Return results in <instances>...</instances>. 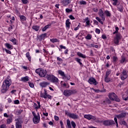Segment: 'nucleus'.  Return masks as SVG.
<instances>
[{
	"label": "nucleus",
	"mask_w": 128,
	"mask_h": 128,
	"mask_svg": "<svg viewBox=\"0 0 128 128\" xmlns=\"http://www.w3.org/2000/svg\"><path fill=\"white\" fill-rule=\"evenodd\" d=\"M103 124L104 126H112L114 124V122L112 120H106L103 122Z\"/></svg>",
	"instance_id": "6e6552de"
},
{
	"label": "nucleus",
	"mask_w": 128,
	"mask_h": 128,
	"mask_svg": "<svg viewBox=\"0 0 128 128\" xmlns=\"http://www.w3.org/2000/svg\"><path fill=\"white\" fill-rule=\"evenodd\" d=\"M92 10L93 12H98V10L97 8H94Z\"/></svg>",
	"instance_id": "0e129e2a"
},
{
	"label": "nucleus",
	"mask_w": 128,
	"mask_h": 128,
	"mask_svg": "<svg viewBox=\"0 0 128 128\" xmlns=\"http://www.w3.org/2000/svg\"><path fill=\"white\" fill-rule=\"evenodd\" d=\"M120 34H116V37L114 38V43L115 44H118V42H120Z\"/></svg>",
	"instance_id": "9d476101"
},
{
	"label": "nucleus",
	"mask_w": 128,
	"mask_h": 128,
	"mask_svg": "<svg viewBox=\"0 0 128 128\" xmlns=\"http://www.w3.org/2000/svg\"><path fill=\"white\" fill-rule=\"evenodd\" d=\"M110 72H111L110 70L107 71L105 76L108 77V76H110Z\"/></svg>",
	"instance_id": "09e8293b"
},
{
	"label": "nucleus",
	"mask_w": 128,
	"mask_h": 128,
	"mask_svg": "<svg viewBox=\"0 0 128 128\" xmlns=\"http://www.w3.org/2000/svg\"><path fill=\"white\" fill-rule=\"evenodd\" d=\"M21 82H28V76H26L25 77H22L20 78Z\"/></svg>",
	"instance_id": "6ab92c4d"
},
{
	"label": "nucleus",
	"mask_w": 128,
	"mask_h": 128,
	"mask_svg": "<svg viewBox=\"0 0 128 128\" xmlns=\"http://www.w3.org/2000/svg\"><path fill=\"white\" fill-rule=\"evenodd\" d=\"M40 86H42V88H46V86H50V82H42L40 83Z\"/></svg>",
	"instance_id": "f3484780"
},
{
	"label": "nucleus",
	"mask_w": 128,
	"mask_h": 128,
	"mask_svg": "<svg viewBox=\"0 0 128 128\" xmlns=\"http://www.w3.org/2000/svg\"><path fill=\"white\" fill-rule=\"evenodd\" d=\"M60 48H61L62 50H66V46H62V45H60Z\"/></svg>",
	"instance_id": "4d7b16f0"
},
{
	"label": "nucleus",
	"mask_w": 128,
	"mask_h": 128,
	"mask_svg": "<svg viewBox=\"0 0 128 128\" xmlns=\"http://www.w3.org/2000/svg\"><path fill=\"white\" fill-rule=\"evenodd\" d=\"M69 18H70V20H74V16H72V15H70L69 16Z\"/></svg>",
	"instance_id": "e2e57ef3"
},
{
	"label": "nucleus",
	"mask_w": 128,
	"mask_h": 128,
	"mask_svg": "<svg viewBox=\"0 0 128 128\" xmlns=\"http://www.w3.org/2000/svg\"><path fill=\"white\" fill-rule=\"evenodd\" d=\"M50 24H48L46 26H45L42 29V32H46V30H48V28H50Z\"/></svg>",
	"instance_id": "7c9ffc66"
},
{
	"label": "nucleus",
	"mask_w": 128,
	"mask_h": 128,
	"mask_svg": "<svg viewBox=\"0 0 128 128\" xmlns=\"http://www.w3.org/2000/svg\"><path fill=\"white\" fill-rule=\"evenodd\" d=\"M88 82L90 84H94V86H96L98 82L96 78L92 77L88 80Z\"/></svg>",
	"instance_id": "1a4fd4ad"
},
{
	"label": "nucleus",
	"mask_w": 128,
	"mask_h": 128,
	"mask_svg": "<svg viewBox=\"0 0 128 128\" xmlns=\"http://www.w3.org/2000/svg\"><path fill=\"white\" fill-rule=\"evenodd\" d=\"M53 77L54 75L48 74L46 76V78H47L48 80H50V82H51Z\"/></svg>",
	"instance_id": "393cba45"
},
{
	"label": "nucleus",
	"mask_w": 128,
	"mask_h": 128,
	"mask_svg": "<svg viewBox=\"0 0 128 128\" xmlns=\"http://www.w3.org/2000/svg\"><path fill=\"white\" fill-rule=\"evenodd\" d=\"M54 120H60V118L58 116H54Z\"/></svg>",
	"instance_id": "774afa93"
},
{
	"label": "nucleus",
	"mask_w": 128,
	"mask_h": 128,
	"mask_svg": "<svg viewBox=\"0 0 128 128\" xmlns=\"http://www.w3.org/2000/svg\"><path fill=\"white\" fill-rule=\"evenodd\" d=\"M66 124L68 128H72V126H70V120H67Z\"/></svg>",
	"instance_id": "2f4dec72"
},
{
	"label": "nucleus",
	"mask_w": 128,
	"mask_h": 128,
	"mask_svg": "<svg viewBox=\"0 0 128 128\" xmlns=\"http://www.w3.org/2000/svg\"><path fill=\"white\" fill-rule=\"evenodd\" d=\"M69 4H70V0H66L64 2V6H68Z\"/></svg>",
	"instance_id": "473e14b6"
},
{
	"label": "nucleus",
	"mask_w": 128,
	"mask_h": 128,
	"mask_svg": "<svg viewBox=\"0 0 128 128\" xmlns=\"http://www.w3.org/2000/svg\"><path fill=\"white\" fill-rule=\"evenodd\" d=\"M5 46H6V48H9L10 50H12V48H13L12 46L10 45L8 43H6Z\"/></svg>",
	"instance_id": "bb28decb"
},
{
	"label": "nucleus",
	"mask_w": 128,
	"mask_h": 128,
	"mask_svg": "<svg viewBox=\"0 0 128 128\" xmlns=\"http://www.w3.org/2000/svg\"><path fill=\"white\" fill-rule=\"evenodd\" d=\"M58 74L60 75L61 76H62V78L64 80L66 76L64 74V72H62V70H59L58 71Z\"/></svg>",
	"instance_id": "a211bd4d"
},
{
	"label": "nucleus",
	"mask_w": 128,
	"mask_h": 128,
	"mask_svg": "<svg viewBox=\"0 0 128 128\" xmlns=\"http://www.w3.org/2000/svg\"><path fill=\"white\" fill-rule=\"evenodd\" d=\"M114 100H116V102H120V98H118L116 96H115V98H114Z\"/></svg>",
	"instance_id": "49530a36"
},
{
	"label": "nucleus",
	"mask_w": 128,
	"mask_h": 128,
	"mask_svg": "<svg viewBox=\"0 0 128 128\" xmlns=\"http://www.w3.org/2000/svg\"><path fill=\"white\" fill-rule=\"evenodd\" d=\"M37 104H38V106H36V108L37 110L40 108V104L39 102H37Z\"/></svg>",
	"instance_id": "5fc2aeb1"
},
{
	"label": "nucleus",
	"mask_w": 128,
	"mask_h": 128,
	"mask_svg": "<svg viewBox=\"0 0 128 128\" xmlns=\"http://www.w3.org/2000/svg\"><path fill=\"white\" fill-rule=\"evenodd\" d=\"M120 64H124V62H126V57H124V56H121V59L120 60Z\"/></svg>",
	"instance_id": "b1692460"
},
{
	"label": "nucleus",
	"mask_w": 128,
	"mask_h": 128,
	"mask_svg": "<svg viewBox=\"0 0 128 128\" xmlns=\"http://www.w3.org/2000/svg\"><path fill=\"white\" fill-rule=\"evenodd\" d=\"M42 68H38L36 70V74H40V72L42 70Z\"/></svg>",
	"instance_id": "a19ab883"
},
{
	"label": "nucleus",
	"mask_w": 128,
	"mask_h": 128,
	"mask_svg": "<svg viewBox=\"0 0 128 128\" xmlns=\"http://www.w3.org/2000/svg\"><path fill=\"white\" fill-rule=\"evenodd\" d=\"M28 84L30 86V88H34V83L31 82H28Z\"/></svg>",
	"instance_id": "3c124183"
},
{
	"label": "nucleus",
	"mask_w": 128,
	"mask_h": 128,
	"mask_svg": "<svg viewBox=\"0 0 128 128\" xmlns=\"http://www.w3.org/2000/svg\"><path fill=\"white\" fill-rule=\"evenodd\" d=\"M65 114L67 115L68 116H69L70 118H72L73 120H78V115L76 114L70 113L68 110H65Z\"/></svg>",
	"instance_id": "7ed1b4c3"
},
{
	"label": "nucleus",
	"mask_w": 128,
	"mask_h": 128,
	"mask_svg": "<svg viewBox=\"0 0 128 128\" xmlns=\"http://www.w3.org/2000/svg\"><path fill=\"white\" fill-rule=\"evenodd\" d=\"M50 40L52 42H58V40L56 38H52Z\"/></svg>",
	"instance_id": "58836bf2"
},
{
	"label": "nucleus",
	"mask_w": 128,
	"mask_h": 128,
	"mask_svg": "<svg viewBox=\"0 0 128 128\" xmlns=\"http://www.w3.org/2000/svg\"><path fill=\"white\" fill-rule=\"evenodd\" d=\"M66 12H72V9H68V8H66Z\"/></svg>",
	"instance_id": "864d4df0"
},
{
	"label": "nucleus",
	"mask_w": 128,
	"mask_h": 128,
	"mask_svg": "<svg viewBox=\"0 0 128 128\" xmlns=\"http://www.w3.org/2000/svg\"><path fill=\"white\" fill-rule=\"evenodd\" d=\"M84 22H86V26H90V18H86L84 19Z\"/></svg>",
	"instance_id": "a878e982"
},
{
	"label": "nucleus",
	"mask_w": 128,
	"mask_h": 128,
	"mask_svg": "<svg viewBox=\"0 0 128 128\" xmlns=\"http://www.w3.org/2000/svg\"><path fill=\"white\" fill-rule=\"evenodd\" d=\"M61 85H62V86L63 88H69L68 84L62 83V81L61 82Z\"/></svg>",
	"instance_id": "5701e85b"
},
{
	"label": "nucleus",
	"mask_w": 128,
	"mask_h": 128,
	"mask_svg": "<svg viewBox=\"0 0 128 128\" xmlns=\"http://www.w3.org/2000/svg\"><path fill=\"white\" fill-rule=\"evenodd\" d=\"M98 14L102 18V20H104L106 18H104V11L102 9H100L98 12Z\"/></svg>",
	"instance_id": "9b49d317"
},
{
	"label": "nucleus",
	"mask_w": 128,
	"mask_h": 128,
	"mask_svg": "<svg viewBox=\"0 0 128 128\" xmlns=\"http://www.w3.org/2000/svg\"><path fill=\"white\" fill-rule=\"evenodd\" d=\"M26 58L28 59V60L30 62V60L32 58V57H30V52H28L26 54Z\"/></svg>",
	"instance_id": "c756f323"
},
{
	"label": "nucleus",
	"mask_w": 128,
	"mask_h": 128,
	"mask_svg": "<svg viewBox=\"0 0 128 128\" xmlns=\"http://www.w3.org/2000/svg\"><path fill=\"white\" fill-rule=\"evenodd\" d=\"M40 96L41 98H52V96L48 94V92H46V90H44V92L41 93L40 94Z\"/></svg>",
	"instance_id": "0eeeda50"
},
{
	"label": "nucleus",
	"mask_w": 128,
	"mask_h": 128,
	"mask_svg": "<svg viewBox=\"0 0 128 128\" xmlns=\"http://www.w3.org/2000/svg\"><path fill=\"white\" fill-rule=\"evenodd\" d=\"M66 28H70V19H68L66 20Z\"/></svg>",
	"instance_id": "412c9836"
},
{
	"label": "nucleus",
	"mask_w": 128,
	"mask_h": 128,
	"mask_svg": "<svg viewBox=\"0 0 128 128\" xmlns=\"http://www.w3.org/2000/svg\"><path fill=\"white\" fill-rule=\"evenodd\" d=\"M112 2L114 6H116V4H118V0H112Z\"/></svg>",
	"instance_id": "de8ad7c7"
},
{
	"label": "nucleus",
	"mask_w": 128,
	"mask_h": 128,
	"mask_svg": "<svg viewBox=\"0 0 128 128\" xmlns=\"http://www.w3.org/2000/svg\"><path fill=\"white\" fill-rule=\"evenodd\" d=\"M77 56H80V58H86V55L80 53V52H77Z\"/></svg>",
	"instance_id": "aec40b11"
},
{
	"label": "nucleus",
	"mask_w": 128,
	"mask_h": 128,
	"mask_svg": "<svg viewBox=\"0 0 128 128\" xmlns=\"http://www.w3.org/2000/svg\"><path fill=\"white\" fill-rule=\"evenodd\" d=\"M75 60H76V62H78L80 66H82V62H80V59L78 58H75Z\"/></svg>",
	"instance_id": "f704fd0d"
},
{
	"label": "nucleus",
	"mask_w": 128,
	"mask_h": 128,
	"mask_svg": "<svg viewBox=\"0 0 128 128\" xmlns=\"http://www.w3.org/2000/svg\"><path fill=\"white\" fill-rule=\"evenodd\" d=\"M126 112L122 113L116 116V117L118 118H126Z\"/></svg>",
	"instance_id": "ddd939ff"
},
{
	"label": "nucleus",
	"mask_w": 128,
	"mask_h": 128,
	"mask_svg": "<svg viewBox=\"0 0 128 128\" xmlns=\"http://www.w3.org/2000/svg\"><path fill=\"white\" fill-rule=\"evenodd\" d=\"M80 4H86V1L80 0Z\"/></svg>",
	"instance_id": "8fccbe9b"
},
{
	"label": "nucleus",
	"mask_w": 128,
	"mask_h": 128,
	"mask_svg": "<svg viewBox=\"0 0 128 128\" xmlns=\"http://www.w3.org/2000/svg\"><path fill=\"white\" fill-rule=\"evenodd\" d=\"M71 124L74 128H76V122H74V121L71 122Z\"/></svg>",
	"instance_id": "a18cd8bd"
},
{
	"label": "nucleus",
	"mask_w": 128,
	"mask_h": 128,
	"mask_svg": "<svg viewBox=\"0 0 128 128\" xmlns=\"http://www.w3.org/2000/svg\"><path fill=\"white\" fill-rule=\"evenodd\" d=\"M10 40V42H13L14 44H16V38H12Z\"/></svg>",
	"instance_id": "4c0bfd02"
},
{
	"label": "nucleus",
	"mask_w": 128,
	"mask_h": 128,
	"mask_svg": "<svg viewBox=\"0 0 128 128\" xmlns=\"http://www.w3.org/2000/svg\"><path fill=\"white\" fill-rule=\"evenodd\" d=\"M76 94V90H64L63 94L65 96H72V94Z\"/></svg>",
	"instance_id": "20e7f679"
},
{
	"label": "nucleus",
	"mask_w": 128,
	"mask_h": 128,
	"mask_svg": "<svg viewBox=\"0 0 128 128\" xmlns=\"http://www.w3.org/2000/svg\"><path fill=\"white\" fill-rule=\"evenodd\" d=\"M118 10H119L120 12H122V6L121 5H118Z\"/></svg>",
	"instance_id": "e433bc0d"
},
{
	"label": "nucleus",
	"mask_w": 128,
	"mask_h": 128,
	"mask_svg": "<svg viewBox=\"0 0 128 128\" xmlns=\"http://www.w3.org/2000/svg\"><path fill=\"white\" fill-rule=\"evenodd\" d=\"M32 28L34 30H36V32H38V30H40V26H34L32 27Z\"/></svg>",
	"instance_id": "c85d7f7f"
},
{
	"label": "nucleus",
	"mask_w": 128,
	"mask_h": 128,
	"mask_svg": "<svg viewBox=\"0 0 128 128\" xmlns=\"http://www.w3.org/2000/svg\"><path fill=\"white\" fill-rule=\"evenodd\" d=\"M112 60H113V62H116L118 61V57L116 56H114L112 58Z\"/></svg>",
	"instance_id": "ea45409f"
},
{
	"label": "nucleus",
	"mask_w": 128,
	"mask_h": 128,
	"mask_svg": "<svg viewBox=\"0 0 128 128\" xmlns=\"http://www.w3.org/2000/svg\"><path fill=\"white\" fill-rule=\"evenodd\" d=\"M96 20H98V22H100V24H104V22H102V19L98 17H96Z\"/></svg>",
	"instance_id": "c9c22d12"
},
{
	"label": "nucleus",
	"mask_w": 128,
	"mask_h": 128,
	"mask_svg": "<svg viewBox=\"0 0 128 128\" xmlns=\"http://www.w3.org/2000/svg\"><path fill=\"white\" fill-rule=\"evenodd\" d=\"M104 80H105L106 82H110V78L108 77L105 76Z\"/></svg>",
	"instance_id": "72a5a7b5"
},
{
	"label": "nucleus",
	"mask_w": 128,
	"mask_h": 128,
	"mask_svg": "<svg viewBox=\"0 0 128 128\" xmlns=\"http://www.w3.org/2000/svg\"><path fill=\"white\" fill-rule=\"evenodd\" d=\"M84 118L86 120H95L96 122H100V120L99 118H96V116L91 114H86L84 116Z\"/></svg>",
	"instance_id": "f03ea898"
},
{
	"label": "nucleus",
	"mask_w": 128,
	"mask_h": 128,
	"mask_svg": "<svg viewBox=\"0 0 128 128\" xmlns=\"http://www.w3.org/2000/svg\"><path fill=\"white\" fill-rule=\"evenodd\" d=\"M96 34H100V30L98 28H96Z\"/></svg>",
	"instance_id": "6e6d98bb"
},
{
	"label": "nucleus",
	"mask_w": 128,
	"mask_h": 128,
	"mask_svg": "<svg viewBox=\"0 0 128 128\" xmlns=\"http://www.w3.org/2000/svg\"><path fill=\"white\" fill-rule=\"evenodd\" d=\"M120 78L122 80H124L126 78H128V72L126 70H124L121 72Z\"/></svg>",
	"instance_id": "423d86ee"
},
{
	"label": "nucleus",
	"mask_w": 128,
	"mask_h": 128,
	"mask_svg": "<svg viewBox=\"0 0 128 128\" xmlns=\"http://www.w3.org/2000/svg\"><path fill=\"white\" fill-rule=\"evenodd\" d=\"M19 18H20V20H22V22H24V20H26V16H24L20 15V16H19Z\"/></svg>",
	"instance_id": "4be33fe9"
},
{
	"label": "nucleus",
	"mask_w": 128,
	"mask_h": 128,
	"mask_svg": "<svg viewBox=\"0 0 128 128\" xmlns=\"http://www.w3.org/2000/svg\"><path fill=\"white\" fill-rule=\"evenodd\" d=\"M126 94V93H125V94H124L122 96V99L124 100H128V96L126 98H124V96Z\"/></svg>",
	"instance_id": "79ce46f5"
},
{
	"label": "nucleus",
	"mask_w": 128,
	"mask_h": 128,
	"mask_svg": "<svg viewBox=\"0 0 128 128\" xmlns=\"http://www.w3.org/2000/svg\"><path fill=\"white\" fill-rule=\"evenodd\" d=\"M116 31L113 32V34H118V27L116 26Z\"/></svg>",
	"instance_id": "37998d69"
},
{
	"label": "nucleus",
	"mask_w": 128,
	"mask_h": 128,
	"mask_svg": "<svg viewBox=\"0 0 128 128\" xmlns=\"http://www.w3.org/2000/svg\"><path fill=\"white\" fill-rule=\"evenodd\" d=\"M46 36V34H42L41 35L42 38H44Z\"/></svg>",
	"instance_id": "338daca9"
},
{
	"label": "nucleus",
	"mask_w": 128,
	"mask_h": 128,
	"mask_svg": "<svg viewBox=\"0 0 128 128\" xmlns=\"http://www.w3.org/2000/svg\"><path fill=\"white\" fill-rule=\"evenodd\" d=\"M46 36V34H42L41 35L42 38H44Z\"/></svg>",
	"instance_id": "69168bd1"
},
{
	"label": "nucleus",
	"mask_w": 128,
	"mask_h": 128,
	"mask_svg": "<svg viewBox=\"0 0 128 128\" xmlns=\"http://www.w3.org/2000/svg\"><path fill=\"white\" fill-rule=\"evenodd\" d=\"M10 84H12V80L10 78V76H8L6 79L3 82L2 86V92L4 94L8 90Z\"/></svg>",
	"instance_id": "f257e3e1"
},
{
	"label": "nucleus",
	"mask_w": 128,
	"mask_h": 128,
	"mask_svg": "<svg viewBox=\"0 0 128 128\" xmlns=\"http://www.w3.org/2000/svg\"><path fill=\"white\" fill-rule=\"evenodd\" d=\"M116 96V95L114 92L110 93L108 94V98L111 100H114Z\"/></svg>",
	"instance_id": "f8f14e48"
},
{
	"label": "nucleus",
	"mask_w": 128,
	"mask_h": 128,
	"mask_svg": "<svg viewBox=\"0 0 128 128\" xmlns=\"http://www.w3.org/2000/svg\"><path fill=\"white\" fill-rule=\"evenodd\" d=\"M16 122V128H22V124H20V119L17 118L15 120Z\"/></svg>",
	"instance_id": "4468645a"
},
{
	"label": "nucleus",
	"mask_w": 128,
	"mask_h": 128,
	"mask_svg": "<svg viewBox=\"0 0 128 128\" xmlns=\"http://www.w3.org/2000/svg\"><path fill=\"white\" fill-rule=\"evenodd\" d=\"M50 82H52L53 84H56L58 82V78L54 76Z\"/></svg>",
	"instance_id": "dca6fc26"
},
{
	"label": "nucleus",
	"mask_w": 128,
	"mask_h": 128,
	"mask_svg": "<svg viewBox=\"0 0 128 128\" xmlns=\"http://www.w3.org/2000/svg\"><path fill=\"white\" fill-rule=\"evenodd\" d=\"M32 114L34 116L33 122L34 124H38V122H40V116H36V114L34 112H32Z\"/></svg>",
	"instance_id": "39448f33"
},
{
	"label": "nucleus",
	"mask_w": 128,
	"mask_h": 128,
	"mask_svg": "<svg viewBox=\"0 0 128 128\" xmlns=\"http://www.w3.org/2000/svg\"><path fill=\"white\" fill-rule=\"evenodd\" d=\"M12 120L10 118H9L7 120V124H10L12 123Z\"/></svg>",
	"instance_id": "603ef678"
},
{
	"label": "nucleus",
	"mask_w": 128,
	"mask_h": 128,
	"mask_svg": "<svg viewBox=\"0 0 128 128\" xmlns=\"http://www.w3.org/2000/svg\"><path fill=\"white\" fill-rule=\"evenodd\" d=\"M14 104H20V100H15L14 101Z\"/></svg>",
	"instance_id": "052dcab7"
},
{
	"label": "nucleus",
	"mask_w": 128,
	"mask_h": 128,
	"mask_svg": "<svg viewBox=\"0 0 128 128\" xmlns=\"http://www.w3.org/2000/svg\"><path fill=\"white\" fill-rule=\"evenodd\" d=\"M86 38V40H90L92 38V34H88Z\"/></svg>",
	"instance_id": "c03bdc74"
},
{
	"label": "nucleus",
	"mask_w": 128,
	"mask_h": 128,
	"mask_svg": "<svg viewBox=\"0 0 128 128\" xmlns=\"http://www.w3.org/2000/svg\"><path fill=\"white\" fill-rule=\"evenodd\" d=\"M0 128H6V126L4 124H2V125L0 126Z\"/></svg>",
	"instance_id": "bf43d9fd"
},
{
	"label": "nucleus",
	"mask_w": 128,
	"mask_h": 128,
	"mask_svg": "<svg viewBox=\"0 0 128 128\" xmlns=\"http://www.w3.org/2000/svg\"><path fill=\"white\" fill-rule=\"evenodd\" d=\"M46 71L42 68L40 72L39 76H41V78H44V76H46Z\"/></svg>",
	"instance_id": "2eb2a0df"
},
{
	"label": "nucleus",
	"mask_w": 128,
	"mask_h": 128,
	"mask_svg": "<svg viewBox=\"0 0 128 128\" xmlns=\"http://www.w3.org/2000/svg\"><path fill=\"white\" fill-rule=\"evenodd\" d=\"M22 1L24 4H28V0H22Z\"/></svg>",
	"instance_id": "680f3d73"
},
{
	"label": "nucleus",
	"mask_w": 128,
	"mask_h": 128,
	"mask_svg": "<svg viewBox=\"0 0 128 128\" xmlns=\"http://www.w3.org/2000/svg\"><path fill=\"white\" fill-rule=\"evenodd\" d=\"M91 46L92 48H98V45H94V44H91Z\"/></svg>",
	"instance_id": "13d9d810"
},
{
	"label": "nucleus",
	"mask_w": 128,
	"mask_h": 128,
	"mask_svg": "<svg viewBox=\"0 0 128 128\" xmlns=\"http://www.w3.org/2000/svg\"><path fill=\"white\" fill-rule=\"evenodd\" d=\"M104 14L107 16H112V14L108 10L104 11Z\"/></svg>",
	"instance_id": "cd10ccee"
}]
</instances>
